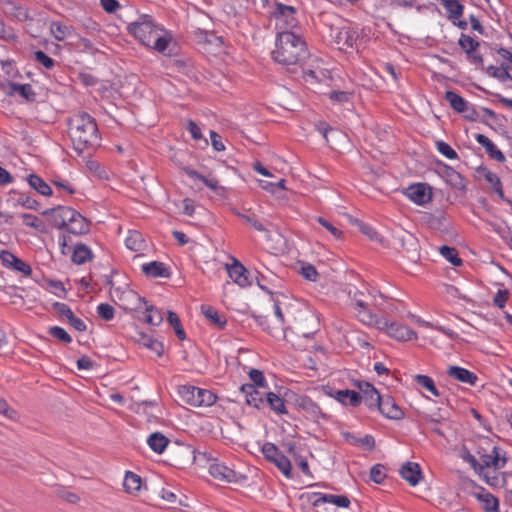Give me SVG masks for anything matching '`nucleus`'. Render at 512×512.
<instances>
[{"mask_svg": "<svg viewBox=\"0 0 512 512\" xmlns=\"http://www.w3.org/2000/svg\"><path fill=\"white\" fill-rule=\"evenodd\" d=\"M68 126L73 149L79 156H90L91 152L100 145L97 124L86 112L71 116Z\"/></svg>", "mask_w": 512, "mask_h": 512, "instance_id": "f257e3e1", "label": "nucleus"}, {"mask_svg": "<svg viewBox=\"0 0 512 512\" xmlns=\"http://www.w3.org/2000/svg\"><path fill=\"white\" fill-rule=\"evenodd\" d=\"M128 31L143 45L163 54L170 55L172 34L157 25L149 15H141L128 25Z\"/></svg>", "mask_w": 512, "mask_h": 512, "instance_id": "f03ea898", "label": "nucleus"}, {"mask_svg": "<svg viewBox=\"0 0 512 512\" xmlns=\"http://www.w3.org/2000/svg\"><path fill=\"white\" fill-rule=\"evenodd\" d=\"M309 56L305 41L291 31L277 33L275 49L272 57L275 62L283 66L301 65Z\"/></svg>", "mask_w": 512, "mask_h": 512, "instance_id": "7ed1b4c3", "label": "nucleus"}, {"mask_svg": "<svg viewBox=\"0 0 512 512\" xmlns=\"http://www.w3.org/2000/svg\"><path fill=\"white\" fill-rule=\"evenodd\" d=\"M477 453L480 456V461L478 462L481 467L478 474L490 486L501 485L503 478L498 470L505 466L507 459L500 456L499 448L497 446H493L491 453L489 454L481 453V451H478Z\"/></svg>", "mask_w": 512, "mask_h": 512, "instance_id": "20e7f679", "label": "nucleus"}, {"mask_svg": "<svg viewBox=\"0 0 512 512\" xmlns=\"http://www.w3.org/2000/svg\"><path fill=\"white\" fill-rule=\"evenodd\" d=\"M178 394L184 403L194 407L211 406L216 401V396L211 391L195 386H180Z\"/></svg>", "mask_w": 512, "mask_h": 512, "instance_id": "39448f33", "label": "nucleus"}, {"mask_svg": "<svg viewBox=\"0 0 512 512\" xmlns=\"http://www.w3.org/2000/svg\"><path fill=\"white\" fill-rule=\"evenodd\" d=\"M377 329L385 331L391 338L397 341H411L417 339V333L397 322H389L381 317L377 322Z\"/></svg>", "mask_w": 512, "mask_h": 512, "instance_id": "423d86ee", "label": "nucleus"}, {"mask_svg": "<svg viewBox=\"0 0 512 512\" xmlns=\"http://www.w3.org/2000/svg\"><path fill=\"white\" fill-rule=\"evenodd\" d=\"M265 458L276 465V467L287 477L291 478V462L282 454L273 443H265L262 447Z\"/></svg>", "mask_w": 512, "mask_h": 512, "instance_id": "0eeeda50", "label": "nucleus"}, {"mask_svg": "<svg viewBox=\"0 0 512 512\" xmlns=\"http://www.w3.org/2000/svg\"><path fill=\"white\" fill-rule=\"evenodd\" d=\"M294 15V7L280 3L276 5L273 16L275 18V26L279 32L289 31V29L296 27L297 20Z\"/></svg>", "mask_w": 512, "mask_h": 512, "instance_id": "6e6552de", "label": "nucleus"}, {"mask_svg": "<svg viewBox=\"0 0 512 512\" xmlns=\"http://www.w3.org/2000/svg\"><path fill=\"white\" fill-rule=\"evenodd\" d=\"M295 329L303 337H309L319 329V319L315 313L309 310L300 311L296 318Z\"/></svg>", "mask_w": 512, "mask_h": 512, "instance_id": "1a4fd4ad", "label": "nucleus"}, {"mask_svg": "<svg viewBox=\"0 0 512 512\" xmlns=\"http://www.w3.org/2000/svg\"><path fill=\"white\" fill-rule=\"evenodd\" d=\"M124 296L128 299H134L137 301V304L131 309H139L141 304L146 305L144 321L147 324L158 326L162 323L163 316L160 311H158L153 305H147V302L144 298L140 297L132 290L124 292Z\"/></svg>", "mask_w": 512, "mask_h": 512, "instance_id": "9d476101", "label": "nucleus"}, {"mask_svg": "<svg viewBox=\"0 0 512 512\" xmlns=\"http://www.w3.org/2000/svg\"><path fill=\"white\" fill-rule=\"evenodd\" d=\"M296 405L305 414V417L312 421L318 422L320 419L327 420L329 418L328 414L323 412L320 406L309 397L298 398Z\"/></svg>", "mask_w": 512, "mask_h": 512, "instance_id": "9b49d317", "label": "nucleus"}, {"mask_svg": "<svg viewBox=\"0 0 512 512\" xmlns=\"http://www.w3.org/2000/svg\"><path fill=\"white\" fill-rule=\"evenodd\" d=\"M260 389L261 388H257L254 385L250 384H243L240 387V391L245 396L246 403L257 409L265 407V398L267 392L261 391Z\"/></svg>", "mask_w": 512, "mask_h": 512, "instance_id": "f8f14e48", "label": "nucleus"}, {"mask_svg": "<svg viewBox=\"0 0 512 512\" xmlns=\"http://www.w3.org/2000/svg\"><path fill=\"white\" fill-rule=\"evenodd\" d=\"M324 391L326 395L336 399L337 401L344 405L349 403L352 407H357L361 403L360 394L354 390H334L330 387H325Z\"/></svg>", "mask_w": 512, "mask_h": 512, "instance_id": "ddd939ff", "label": "nucleus"}, {"mask_svg": "<svg viewBox=\"0 0 512 512\" xmlns=\"http://www.w3.org/2000/svg\"><path fill=\"white\" fill-rule=\"evenodd\" d=\"M405 194L411 201L418 205H424L432 199L430 187L422 183L410 185L406 189Z\"/></svg>", "mask_w": 512, "mask_h": 512, "instance_id": "4468645a", "label": "nucleus"}, {"mask_svg": "<svg viewBox=\"0 0 512 512\" xmlns=\"http://www.w3.org/2000/svg\"><path fill=\"white\" fill-rule=\"evenodd\" d=\"M44 215H51L53 225L59 229L66 228L69 221L73 219L75 210L70 207L59 206L58 208L49 209L43 212Z\"/></svg>", "mask_w": 512, "mask_h": 512, "instance_id": "2eb2a0df", "label": "nucleus"}, {"mask_svg": "<svg viewBox=\"0 0 512 512\" xmlns=\"http://www.w3.org/2000/svg\"><path fill=\"white\" fill-rule=\"evenodd\" d=\"M212 461L213 462L209 465V473L213 478L226 483L237 482L238 475L233 469L216 462L215 459H212Z\"/></svg>", "mask_w": 512, "mask_h": 512, "instance_id": "dca6fc26", "label": "nucleus"}, {"mask_svg": "<svg viewBox=\"0 0 512 512\" xmlns=\"http://www.w3.org/2000/svg\"><path fill=\"white\" fill-rule=\"evenodd\" d=\"M376 407L379 409L382 415L389 419L400 420L404 416L402 409L390 396H381L379 403L376 404Z\"/></svg>", "mask_w": 512, "mask_h": 512, "instance_id": "f3484780", "label": "nucleus"}, {"mask_svg": "<svg viewBox=\"0 0 512 512\" xmlns=\"http://www.w3.org/2000/svg\"><path fill=\"white\" fill-rule=\"evenodd\" d=\"M0 260L4 266L20 272L24 276H29L32 273L31 267L26 262L9 251H2L0 253Z\"/></svg>", "mask_w": 512, "mask_h": 512, "instance_id": "a211bd4d", "label": "nucleus"}, {"mask_svg": "<svg viewBox=\"0 0 512 512\" xmlns=\"http://www.w3.org/2000/svg\"><path fill=\"white\" fill-rule=\"evenodd\" d=\"M53 309L63 318H65L68 323L77 331H85L86 324L84 321L74 315L72 310L65 303L55 302L53 303Z\"/></svg>", "mask_w": 512, "mask_h": 512, "instance_id": "6ab92c4d", "label": "nucleus"}, {"mask_svg": "<svg viewBox=\"0 0 512 512\" xmlns=\"http://www.w3.org/2000/svg\"><path fill=\"white\" fill-rule=\"evenodd\" d=\"M229 277L240 287H247L251 283L248 279L247 269L235 258L231 265H226Z\"/></svg>", "mask_w": 512, "mask_h": 512, "instance_id": "aec40b11", "label": "nucleus"}, {"mask_svg": "<svg viewBox=\"0 0 512 512\" xmlns=\"http://www.w3.org/2000/svg\"><path fill=\"white\" fill-rule=\"evenodd\" d=\"M359 394L361 397V402L364 401L369 408L376 407V404L379 403L381 395L379 392L368 382H359L358 383Z\"/></svg>", "mask_w": 512, "mask_h": 512, "instance_id": "412c9836", "label": "nucleus"}, {"mask_svg": "<svg viewBox=\"0 0 512 512\" xmlns=\"http://www.w3.org/2000/svg\"><path fill=\"white\" fill-rule=\"evenodd\" d=\"M460 47L466 52L468 58L475 64L482 63V57L477 53L479 42L474 40L472 37L462 34L459 39Z\"/></svg>", "mask_w": 512, "mask_h": 512, "instance_id": "4be33fe9", "label": "nucleus"}, {"mask_svg": "<svg viewBox=\"0 0 512 512\" xmlns=\"http://www.w3.org/2000/svg\"><path fill=\"white\" fill-rule=\"evenodd\" d=\"M400 475L411 486H416L422 479V471L418 463L406 462L400 469Z\"/></svg>", "mask_w": 512, "mask_h": 512, "instance_id": "5701e85b", "label": "nucleus"}, {"mask_svg": "<svg viewBox=\"0 0 512 512\" xmlns=\"http://www.w3.org/2000/svg\"><path fill=\"white\" fill-rule=\"evenodd\" d=\"M358 38V33L348 27H343L338 30L335 35V42L339 45V48L346 50L352 48Z\"/></svg>", "mask_w": 512, "mask_h": 512, "instance_id": "b1692460", "label": "nucleus"}, {"mask_svg": "<svg viewBox=\"0 0 512 512\" xmlns=\"http://www.w3.org/2000/svg\"><path fill=\"white\" fill-rule=\"evenodd\" d=\"M134 339L139 345L151 350L158 357H160L163 354V344L160 341L152 338L151 336L146 335L143 332H137Z\"/></svg>", "mask_w": 512, "mask_h": 512, "instance_id": "393cba45", "label": "nucleus"}, {"mask_svg": "<svg viewBox=\"0 0 512 512\" xmlns=\"http://www.w3.org/2000/svg\"><path fill=\"white\" fill-rule=\"evenodd\" d=\"M447 374L459 382L470 385H475L478 380V377L474 373L459 366H450L447 369Z\"/></svg>", "mask_w": 512, "mask_h": 512, "instance_id": "a878e982", "label": "nucleus"}, {"mask_svg": "<svg viewBox=\"0 0 512 512\" xmlns=\"http://www.w3.org/2000/svg\"><path fill=\"white\" fill-rule=\"evenodd\" d=\"M66 229L68 232L75 235L85 234L89 231V224L85 217L75 211V215H73V219L69 221Z\"/></svg>", "mask_w": 512, "mask_h": 512, "instance_id": "bb28decb", "label": "nucleus"}, {"mask_svg": "<svg viewBox=\"0 0 512 512\" xmlns=\"http://www.w3.org/2000/svg\"><path fill=\"white\" fill-rule=\"evenodd\" d=\"M476 141L485 148L486 152L495 160L503 162L505 160L504 154L497 148V146L485 135L477 134Z\"/></svg>", "mask_w": 512, "mask_h": 512, "instance_id": "cd10ccee", "label": "nucleus"}, {"mask_svg": "<svg viewBox=\"0 0 512 512\" xmlns=\"http://www.w3.org/2000/svg\"><path fill=\"white\" fill-rule=\"evenodd\" d=\"M174 453L178 456V463L183 464L186 461L193 458L195 461H201L202 459L207 458L206 452H199L195 455V451L190 446H178L176 447Z\"/></svg>", "mask_w": 512, "mask_h": 512, "instance_id": "c85d7f7f", "label": "nucleus"}, {"mask_svg": "<svg viewBox=\"0 0 512 512\" xmlns=\"http://www.w3.org/2000/svg\"><path fill=\"white\" fill-rule=\"evenodd\" d=\"M142 271L149 277H169L170 273L162 262L153 261L142 266Z\"/></svg>", "mask_w": 512, "mask_h": 512, "instance_id": "c756f323", "label": "nucleus"}, {"mask_svg": "<svg viewBox=\"0 0 512 512\" xmlns=\"http://www.w3.org/2000/svg\"><path fill=\"white\" fill-rule=\"evenodd\" d=\"M147 444L154 452L161 454L168 446L169 439L160 432H154L148 437Z\"/></svg>", "mask_w": 512, "mask_h": 512, "instance_id": "7c9ffc66", "label": "nucleus"}, {"mask_svg": "<svg viewBox=\"0 0 512 512\" xmlns=\"http://www.w3.org/2000/svg\"><path fill=\"white\" fill-rule=\"evenodd\" d=\"M4 12L6 15L19 21H25L29 18L26 8L16 4L15 2H7L4 4Z\"/></svg>", "mask_w": 512, "mask_h": 512, "instance_id": "2f4dec72", "label": "nucleus"}, {"mask_svg": "<svg viewBox=\"0 0 512 512\" xmlns=\"http://www.w3.org/2000/svg\"><path fill=\"white\" fill-rule=\"evenodd\" d=\"M319 503H330L337 507L347 508L350 505V500L345 495L323 494L315 501V505Z\"/></svg>", "mask_w": 512, "mask_h": 512, "instance_id": "473e14b6", "label": "nucleus"}, {"mask_svg": "<svg viewBox=\"0 0 512 512\" xmlns=\"http://www.w3.org/2000/svg\"><path fill=\"white\" fill-rule=\"evenodd\" d=\"M71 259L75 264H84L92 259V251L84 244H77L73 249Z\"/></svg>", "mask_w": 512, "mask_h": 512, "instance_id": "72a5a7b5", "label": "nucleus"}, {"mask_svg": "<svg viewBox=\"0 0 512 512\" xmlns=\"http://www.w3.org/2000/svg\"><path fill=\"white\" fill-rule=\"evenodd\" d=\"M185 173L192 179H198L202 181L209 189L213 191H218L219 189L222 188L219 184V181L214 177H206L191 168H186Z\"/></svg>", "mask_w": 512, "mask_h": 512, "instance_id": "f704fd0d", "label": "nucleus"}, {"mask_svg": "<svg viewBox=\"0 0 512 512\" xmlns=\"http://www.w3.org/2000/svg\"><path fill=\"white\" fill-rule=\"evenodd\" d=\"M303 78L306 83L313 85V84L317 83L320 79H329L330 74L325 69L315 67V68L304 70Z\"/></svg>", "mask_w": 512, "mask_h": 512, "instance_id": "c9c22d12", "label": "nucleus"}, {"mask_svg": "<svg viewBox=\"0 0 512 512\" xmlns=\"http://www.w3.org/2000/svg\"><path fill=\"white\" fill-rule=\"evenodd\" d=\"M141 477L133 472H126L123 487L127 493L136 494L141 489Z\"/></svg>", "mask_w": 512, "mask_h": 512, "instance_id": "e433bc0d", "label": "nucleus"}, {"mask_svg": "<svg viewBox=\"0 0 512 512\" xmlns=\"http://www.w3.org/2000/svg\"><path fill=\"white\" fill-rule=\"evenodd\" d=\"M268 405L277 414H286L287 409L284 400L275 393H266L265 406Z\"/></svg>", "mask_w": 512, "mask_h": 512, "instance_id": "4c0bfd02", "label": "nucleus"}, {"mask_svg": "<svg viewBox=\"0 0 512 512\" xmlns=\"http://www.w3.org/2000/svg\"><path fill=\"white\" fill-rule=\"evenodd\" d=\"M479 173L481 176L484 177V179L491 185L493 190L501 197H504L502 184L500 181V178L493 172L489 171L486 168H481L479 170Z\"/></svg>", "mask_w": 512, "mask_h": 512, "instance_id": "58836bf2", "label": "nucleus"}, {"mask_svg": "<svg viewBox=\"0 0 512 512\" xmlns=\"http://www.w3.org/2000/svg\"><path fill=\"white\" fill-rule=\"evenodd\" d=\"M445 99L449 102L450 106L458 113H464L467 110V102L464 98L453 91L445 93Z\"/></svg>", "mask_w": 512, "mask_h": 512, "instance_id": "ea45409f", "label": "nucleus"}, {"mask_svg": "<svg viewBox=\"0 0 512 512\" xmlns=\"http://www.w3.org/2000/svg\"><path fill=\"white\" fill-rule=\"evenodd\" d=\"M478 500L483 504V508L487 512H497L499 507L498 499L489 492H481L477 494Z\"/></svg>", "mask_w": 512, "mask_h": 512, "instance_id": "a19ab883", "label": "nucleus"}, {"mask_svg": "<svg viewBox=\"0 0 512 512\" xmlns=\"http://www.w3.org/2000/svg\"><path fill=\"white\" fill-rule=\"evenodd\" d=\"M125 245L131 251H141L144 247V240L138 231H129L125 239Z\"/></svg>", "mask_w": 512, "mask_h": 512, "instance_id": "79ce46f5", "label": "nucleus"}, {"mask_svg": "<svg viewBox=\"0 0 512 512\" xmlns=\"http://www.w3.org/2000/svg\"><path fill=\"white\" fill-rule=\"evenodd\" d=\"M10 94H19L24 99L28 101H33L35 99V93L30 84H10Z\"/></svg>", "mask_w": 512, "mask_h": 512, "instance_id": "37998d69", "label": "nucleus"}, {"mask_svg": "<svg viewBox=\"0 0 512 512\" xmlns=\"http://www.w3.org/2000/svg\"><path fill=\"white\" fill-rule=\"evenodd\" d=\"M29 185L34 188L38 193L49 196L52 194L51 187L37 175L31 174L28 176Z\"/></svg>", "mask_w": 512, "mask_h": 512, "instance_id": "c03bdc74", "label": "nucleus"}, {"mask_svg": "<svg viewBox=\"0 0 512 512\" xmlns=\"http://www.w3.org/2000/svg\"><path fill=\"white\" fill-rule=\"evenodd\" d=\"M201 310L205 317L209 319L212 324H214L218 328H223L225 326L226 320L222 315L218 313L217 310L210 306H202Z\"/></svg>", "mask_w": 512, "mask_h": 512, "instance_id": "a18cd8bd", "label": "nucleus"}, {"mask_svg": "<svg viewBox=\"0 0 512 512\" xmlns=\"http://www.w3.org/2000/svg\"><path fill=\"white\" fill-rule=\"evenodd\" d=\"M449 19H458L463 15L464 7L459 0H445L443 4Z\"/></svg>", "mask_w": 512, "mask_h": 512, "instance_id": "49530a36", "label": "nucleus"}, {"mask_svg": "<svg viewBox=\"0 0 512 512\" xmlns=\"http://www.w3.org/2000/svg\"><path fill=\"white\" fill-rule=\"evenodd\" d=\"M50 30L55 39L58 41L66 39L71 33V28L61 22H52L50 25Z\"/></svg>", "mask_w": 512, "mask_h": 512, "instance_id": "de8ad7c7", "label": "nucleus"}, {"mask_svg": "<svg viewBox=\"0 0 512 512\" xmlns=\"http://www.w3.org/2000/svg\"><path fill=\"white\" fill-rule=\"evenodd\" d=\"M414 380L417 382V384L431 392L435 397L440 396V393L437 390L434 381L432 380L431 377L427 375L417 374L414 375Z\"/></svg>", "mask_w": 512, "mask_h": 512, "instance_id": "09e8293b", "label": "nucleus"}, {"mask_svg": "<svg viewBox=\"0 0 512 512\" xmlns=\"http://www.w3.org/2000/svg\"><path fill=\"white\" fill-rule=\"evenodd\" d=\"M439 251L440 254L454 266H460L462 264V260L458 256L456 248L444 245L440 247Z\"/></svg>", "mask_w": 512, "mask_h": 512, "instance_id": "8fccbe9b", "label": "nucleus"}, {"mask_svg": "<svg viewBox=\"0 0 512 512\" xmlns=\"http://www.w3.org/2000/svg\"><path fill=\"white\" fill-rule=\"evenodd\" d=\"M168 322L174 328L175 334L180 340H184L186 338L185 331L181 325L180 319L178 315L172 311H168Z\"/></svg>", "mask_w": 512, "mask_h": 512, "instance_id": "3c124183", "label": "nucleus"}, {"mask_svg": "<svg viewBox=\"0 0 512 512\" xmlns=\"http://www.w3.org/2000/svg\"><path fill=\"white\" fill-rule=\"evenodd\" d=\"M237 215L248 225L253 227L258 232H268L266 226L260 222L254 215H247L237 212Z\"/></svg>", "mask_w": 512, "mask_h": 512, "instance_id": "603ef678", "label": "nucleus"}, {"mask_svg": "<svg viewBox=\"0 0 512 512\" xmlns=\"http://www.w3.org/2000/svg\"><path fill=\"white\" fill-rule=\"evenodd\" d=\"M487 74L489 76L497 78L501 81L510 79L509 67H506V66H501V67L489 66V67H487Z\"/></svg>", "mask_w": 512, "mask_h": 512, "instance_id": "864d4df0", "label": "nucleus"}, {"mask_svg": "<svg viewBox=\"0 0 512 512\" xmlns=\"http://www.w3.org/2000/svg\"><path fill=\"white\" fill-rule=\"evenodd\" d=\"M358 318L365 325L373 326L375 328H377V322L380 319L376 315H374L372 312H370L368 309L359 310Z\"/></svg>", "mask_w": 512, "mask_h": 512, "instance_id": "5fc2aeb1", "label": "nucleus"}, {"mask_svg": "<svg viewBox=\"0 0 512 512\" xmlns=\"http://www.w3.org/2000/svg\"><path fill=\"white\" fill-rule=\"evenodd\" d=\"M352 223L358 227V229L365 234L367 237H369L371 240H377L378 239V233L368 224L363 223L362 221L358 219H353Z\"/></svg>", "mask_w": 512, "mask_h": 512, "instance_id": "6e6d98bb", "label": "nucleus"}, {"mask_svg": "<svg viewBox=\"0 0 512 512\" xmlns=\"http://www.w3.org/2000/svg\"><path fill=\"white\" fill-rule=\"evenodd\" d=\"M249 378L253 382L252 385H254L255 387H257V388H265L266 387V381L264 378V374L261 370L250 369Z\"/></svg>", "mask_w": 512, "mask_h": 512, "instance_id": "4d7b16f0", "label": "nucleus"}, {"mask_svg": "<svg viewBox=\"0 0 512 512\" xmlns=\"http://www.w3.org/2000/svg\"><path fill=\"white\" fill-rule=\"evenodd\" d=\"M300 274L309 281H316L318 278V273L316 268L307 263H303L300 267Z\"/></svg>", "mask_w": 512, "mask_h": 512, "instance_id": "13d9d810", "label": "nucleus"}, {"mask_svg": "<svg viewBox=\"0 0 512 512\" xmlns=\"http://www.w3.org/2000/svg\"><path fill=\"white\" fill-rule=\"evenodd\" d=\"M436 148L439 151V153H441L442 155H444L448 159H457L458 158V155L455 152V150L452 149L450 147V145L447 144L446 142L437 141L436 142Z\"/></svg>", "mask_w": 512, "mask_h": 512, "instance_id": "bf43d9fd", "label": "nucleus"}, {"mask_svg": "<svg viewBox=\"0 0 512 512\" xmlns=\"http://www.w3.org/2000/svg\"><path fill=\"white\" fill-rule=\"evenodd\" d=\"M50 335L57 338L58 340L64 342V343H70L72 341V338L70 335L61 327L54 326L49 329Z\"/></svg>", "mask_w": 512, "mask_h": 512, "instance_id": "052dcab7", "label": "nucleus"}, {"mask_svg": "<svg viewBox=\"0 0 512 512\" xmlns=\"http://www.w3.org/2000/svg\"><path fill=\"white\" fill-rule=\"evenodd\" d=\"M317 222L323 226L328 232H330L336 239H339L342 236L341 230L335 227L331 222H329L324 217H317Z\"/></svg>", "mask_w": 512, "mask_h": 512, "instance_id": "680f3d73", "label": "nucleus"}, {"mask_svg": "<svg viewBox=\"0 0 512 512\" xmlns=\"http://www.w3.org/2000/svg\"><path fill=\"white\" fill-rule=\"evenodd\" d=\"M23 219V223L35 229H41L43 227V222L35 215L24 213L21 215Z\"/></svg>", "mask_w": 512, "mask_h": 512, "instance_id": "e2e57ef3", "label": "nucleus"}, {"mask_svg": "<svg viewBox=\"0 0 512 512\" xmlns=\"http://www.w3.org/2000/svg\"><path fill=\"white\" fill-rule=\"evenodd\" d=\"M97 312L99 316L106 321H109L114 317V308L107 303H101L97 307Z\"/></svg>", "mask_w": 512, "mask_h": 512, "instance_id": "0e129e2a", "label": "nucleus"}, {"mask_svg": "<svg viewBox=\"0 0 512 512\" xmlns=\"http://www.w3.org/2000/svg\"><path fill=\"white\" fill-rule=\"evenodd\" d=\"M35 59L42 64L45 68L51 69L54 66V60L46 53L39 50L34 53Z\"/></svg>", "mask_w": 512, "mask_h": 512, "instance_id": "69168bd1", "label": "nucleus"}, {"mask_svg": "<svg viewBox=\"0 0 512 512\" xmlns=\"http://www.w3.org/2000/svg\"><path fill=\"white\" fill-rule=\"evenodd\" d=\"M370 476H371V479L375 482V483H382V481L384 480L385 478V474H384V466L380 465V464H376L374 465L372 468H371V471H370Z\"/></svg>", "mask_w": 512, "mask_h": 512, "instance_id": "338daca9", "label": "nucleus"}, {"mask_svg": "<svg viewBox=\"0 0 512 512\" xmlns=\"http://www.w3.org/2000/svg\"><path fill=\"white\" fill-rule=\"evenodd\" d=\"M186 129L190 132L192 138L196 141L203 139L200 127L192 120H188Z\"/></svg>", "mask_w": 512, "mask_h": 512, "instance_id": "774afa93", "label": "nucleus"}]
</instances>
